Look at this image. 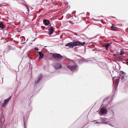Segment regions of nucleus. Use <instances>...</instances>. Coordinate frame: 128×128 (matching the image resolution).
<instances>
[{
    "label": "nucleus",
    "instance_id": "12",
    "mask_svg": "<svg viewBox=\"0 0 128 128\" xmlns=\"http://www.w3.org/2000/svg\"><path fill=\"white\" fill-rule=\"evenodd\" d=\"M42 75L40 74L38 76L37 80L35 81L36 83H38L41 80L42 78Z\"/></svg>",
    "mask_w": 128,
    "mask_h": 128
},
{
    "label": "nucleus",
    "instance_id": "4",
    "mask_svg": "<svg viewBox=\"0 0 128 128\" xmlns=\"http://www.w3.org/2000/svg\"><path fill=\"white\" fill-rule=\"evenodd\" d=\"M120 76L122 81L124 82L125 80V78H126V73L123 71H121L120 72Z\"/></svg>",
    "mask_w": 128,
    "mask_h": 128
},
{
    "label": "nucleus",
    "instance_id": "28",
    "mask_svg": "<svg viewBox=\"0 0 128 128\" xmlns=\"http://www.w3.org/2000/svg\"><path fill=\"white\" fill-rule=\"evenodd\" d=\"M98 123V122H96V123Z\"/></svg>",
    "mask_w": 128,
    "mask_h": 128
},
{
    "label": "nucleus",
    "instance_id": "22",
    "mask_svg": "<svg viewBox=\"0 0 128 128\" xmlns=\"http://www.w3.org/2000/svg\"><path fill=\"white\" fill-rule=\"evenodd\" d=\"M24 5L26 6V7H27V9L28 10V6L27 5H26V4H24Z\"/></svg>",
    "mask_w": 128,
    "mask_h": 128
},
{
    "label": "nucleus",
    "instance_id": "11",
    "mask_svg": "<svg viewBox=\"0 0 128 128\" xmlns=\"http://www.w3.org/2000/svg\"><path fill=\"white\" fill-rule=\"evenodd\" d=\"M48 30L49 31L48 34L49 35H51L52 34L54 31L53 27L52 26L50 27V28L48 29Z\"/></svg>",
    "mask_w": 128,
    "mask_h": 128
},
{
    "label": "nucleus",
    "instance_id": "7",
    "mask_svg": "<svg viewBox=\"0 0 128 128\" xmlns=\"http://www.w3.org/2000/svg\"><path fill=\"white\" fill-rule=\"evenodd\" d=\"M43 22L44 24L46 26H51V24L48 20L46 19H44L43 20Z\"/></svg>",
    "mask_w": 128,
    "mask_h": 128
},
{
    "label": "nucleus",
    "instance_id": "29",
    "mask_svg": "<svg viewBox=\"0 0 128 128\" xmlns=\"http://www.w3.org/2000/svg\"><path fill=\"white\" fill-rule=\"evenodd\" d=\"M80 60V61H82V60ZM80 61H79V62H80Z\"/></svg>",
    "mask_w": 128,
    "mask_h": 128
},
{
    "label": "nucleus",
    "instance_id": "5",
    "mask_svg": "<svg viewBox=\"0 0 128 128\" xmlns=\"http://www.w3.org/2000/svg\"><path fill=\"white\" fill-rule=\"evenodd\" d=\"M11 96H10L4 100V103L2 104V107H6V104L8 103V102L11 98Z\"/></svg>",
    "mask_w": 128,
    "mask_h": 128
},
{
    "label": "nucleus",
    "instance_id": "9",
    "mask_svg": "<svg viewBox=\"0 0 128 128\" xmlns=\"http://www.w3.org/2000/svg\"><path fill=\"white\" fill-rule=\"evenodd\" d=\"M113 80H115L116 81L115 84L117 85L116 87L118 85V82L119 81V78L118 77H114L113 78Z\"/></svg>",
    "mask_w": 128,
    "mask_h": 128
},
{
    "label": "nucleus",
    "instance_id": "17",
    "mask_svg": "<svg viewBox=\"0 0 128 128\" xmlns=\"http://www.w3.org/2000/svg\"><path fill=\"white\" fill-rule=\"evenodd\" d=\"M85 62H89V63H92V61H91L90 60H85L84 61Z\"/></svg>",
    "mask_w": 128,
    "mask_h": 128
},
{
    "label": "nucleus",
    "instance_id": "3",
    "mask_svg": "<svg viewBox=\"0 0 128 128\" xmlns=\"http://www.w3.org/2000/svg\"><path fill=\"white\" fill-rule=\"evenodd\" d=\"M67 67L72 71H73L76 69H78V66L77 65L73 66L68 65L67 66Z\"/></svg>",
    "mask_w": 128,
    "mask_h": 128
},
{
    "label": "nucleus",
    "instance_id": "26",
    "mask_svg": "<svg viewBox=\"0 0 128 128\" xmlns=\"http://www.w3.org/2000/svg\"><path fill=\"white\" fill-rule=\"evenodd\" d=\"M75 34H76V35L77 36V34L76 33H75Z\"/></svg>",
    "mask_w": 128,
    "mask_h": 128
},
{
    "label": "nucleus",
    "instance_id": "15",
    "mask_svg": "<svg viewBox=\"0 0 128 128\" xmlns=\"http://www.w3.org/2000/svg\"><path fill=\"white\" fill-rule=\"evenodd\" d=\"M110 46V44L109 43H107L105 44L104 46V47L106 48L107 50H108L107 49L108 48L109 46Z\"/></svg>",
    "mask_w": 128,
    "mask_h": 128
},
{
    "label": "nucleus",
    "instance_id": "1",
    "mask_svg": "<svg viewBox=\"0 0 128 128\" xmlns=\"http://www.w3.org/2000/svg\"><path fill=\"white\" fill-rule=\"evenodd\" d=\"M52 56L54 58L58 61L61 60L63 58V56L60 54L57 53L53 54Z\"/></svg>",
    "mask_w": 128,
    "mask_h": 128
},
{
    "label": "nucleus",
    "instance_id": "23",
    "mask_svg": "<svg viewBox=\"0 0 128 128\" xmlns=\"http://www.w3.org/2000/svg\"><path fill=\"white\" fill-rule=\"evenodd\" d=\"M112 25H114V27H113V28H116V27H115V25H114V24H112Z\"/></svg>",
    "mask_w": 128,
    "mask_h": 128
},
{
    "label": "nucleus",
    "instance_id": "14",
    "mask_svg": "<svg viewBox=\"0 0 128 128\" xmlns=\"http://www.w3.org/2000/svg\"><path fill=\"white\" fill-rule=\"evenodd\" d=\"M124 48H122L120 50V55H122L124 54Z\"/></svg>",
    "mask_w": 128,
    "mask_h": 128
},
{
    "label": "nucleus",
    "instance_id": "18",
    "mask_svg": "<svg viewBox=\"0 0 128 128\" xmlns=\"http://www.w3.org/2000/svg\"><path fill=\"white\" fill-rule=\"evenodd\" d=\"M106 120V118H103L102 119V122L104 124H106V122H104V120Z\"/></svg>",
    "mask_w": 128,
    "mask_h": 128
},
{
    "label": "nucleus",
    "instance_id": "19",
    "mask_svg": "<svg viewBox=\"0 0 128 128\" xmlns=\"http://www.w3.org/2000/svg\"><path fill=\"white\" fill-rule=\"evenodd\" d=\"M114 25H112L111 26V29L113 30L114 31L115 30V29H114L115 28H113Z\"/></svg>",
    "mask_w": 128,
    "mask_h": 128
},
{
    "label": "nucleus",
    "instance_id": "24",
    "mask_svg": "<svg viewBox=\"0 0 128 128\" xmlns=\"http://www.w3.org/2000/svg\"><path fill=\"white\" fill-rule=\"evenodd\" d=\"M48 0H46L44 1V2H48Z\"/></svg>",
    "mask_w": 128,
    "mask_h": 128
},
{
    "label": "nucleus",
    "instance_id": "25",
    "mask_svg": "<svg viewBox=\"0 0 128 128\" xmlns=\"http://www.w3.org/2000/svg\"><path fill=\"white\" fill-rule=\"evenodd\" d=\"M106 99H107V98H106V99H104L103 100V102H104L105 101V100H106Z\"/></svg>",
    "mask_w": 128,
    "mask_h": 128
},
{
    "label": "nucleus",
    "instance_id": "27",
    "mask_svg": "<svg viewBox=\"0 0 128 128\" xmlns=\"http://www.w3.org/2000/svg\"><path fill=\"white\" fill-rule=\"evenodd\" d=\"M96 122V120H94V122Z\"/></svg>",
    "mask_w": 128,
    "mask_h": 128
},
{
    "label": "nucleus",
    "instance_id": "21",
    "mask_svg": "<svg viewBox=\"0 0 128 128\" xmlns=\"http://www.w3.org/2000/svg\"><path fill=\"white\" fill-rule=\"evenodd\" d=\"M125 63V62H124ZM126 64H128V59L127 60V61L125 62Z\"/></svg>",
    "mask_w": 128,
    "mask_h": 128
},
{
    "label": "nucleus",
    "instance_id": "2",
    "mask_svg": "<svg viewBox=\"0 0 128 128\" xmlns=\"http://www.w3.org/2000/svg\"><path fill=\"white\" fill-rule=\"evenodd\" d=\"M74 46H83L86 44V42H81L79 41H74Z\"/></svg>",
    "mask_w": 128,
    "mask_h": 128
},
{
    "label": "nucleus",
    "instance_id": "16",
    "mask_svg": "<svg viewBox=\"0 0 128 128\" xmlns=\"http://www.w3.org/2000/svg\"><path fill=\"white\" fill-rule=\"evenodd\" d=\"M4 26L2 22H1L0 23V28H4Z\"/></svg>",
    "mask_w": 128,
    "mask_h": 128
},
{
    "label": "nucleus",
    "instance_id": "30",
    "mask_svg": "<svg viewBox=\"0 0 128 128\" xmlns=\"http://www.w3.org/2000/svg\"><path fill=\"white\" fill-rule=\"evenodd\" d=\"M24 128H26L25 126H24Z\"/></svg>",
    "mask_w": 128,
    "mask_h": 128
},
{
    "label": "nucleus",
    "instance_id": "6",
    "mask_svg": "<svg viewBox=\"0 0 128 128\" xmlns=\"http://www.w3.org/2000/svg\"><path fill=\"white\" fill-rule=\"evenodd\" d=\"M73 42H70L69 43H67L66 45V46H68L69 48H73L74 46V44Z\"/></svg>",
    "mask_w": 128,
    "mask_h": 128
},
{
    "label": "nucleus",
    "instance_id": "8",
    "mask_svg": "<svg viewBox=\"0 0 128 128\" xmlns=\"http://www.w3.org/2000/svg\"><path fill=\"white\" fill-rule=\"evenodd\" d=\"M62 68V66L61 64L58 62L56 63L55 66V68L56 69H60Z\"/></svg>",
    "mask_w": 128,
    "mask_h": 128
},
{
    "label": "nucleus",
    "instance_id": "13",
    "mask_svg": "<svg viewBox=\"0 0 128 128\" xmlns=\"http://www.w3.org/2000/svg\"><path fill=\"white\" fill-rule=\"evenodd\" d=\"M38 54L40 56L39 59L41 60L44 56V54L41 52H39Z\"/></svg>",
    "mask_w": 128,
    "mask_h": 128
},
{
    "label": "nucleus",
    "instance_id": "20",
    "mask_svg": "<svg viewBox=\"0 0 128 128\" xmlns=\"http://www.w3.org/2000/svg\"><path fill=\"white\" fill-rule=\"evenodd\" d=\"M34 48L35 50L36 51H37L38 50V48Z\"/></svg>",
    "mask_w": 128,
    "mask_h": 128
},
{
    "label": "nucleus",
    "instance_id": "10",
    "mask_svg": "<svg viewBox=\"0 0 128 128\" xmlns=\"http://www.w3.org/2000/svg\"><path fill=\"white\" fill-rule=\"evenodd\" d=\"M101 112L103 114H105L106 113L108 112L107 109L105 108H102L100 110Z\"/></svg>",
    "mask_w": 128,
    "mask_h": 128
}]
</instances>
